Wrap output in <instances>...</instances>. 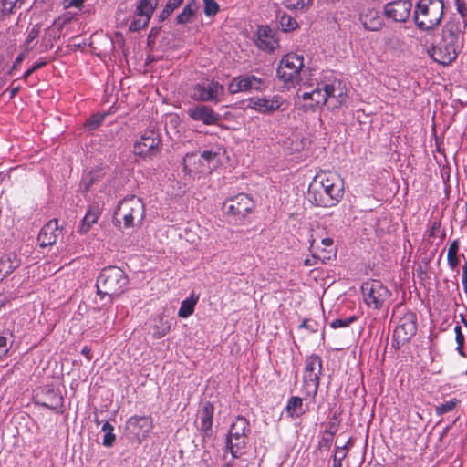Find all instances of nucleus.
<instances>
[{
  "instance_id": "obj_48",
  "label": "nucleus",
  "mask_w": 467,
  "mask_h": 467,
  "mask_svg": "<svg viewBox=\"0 0 467 467\" xmlns=\"http://www.w3.org/2000/svg\"><path fill=\"white\" fill-rule=\"evenodd\" d=\"M17 2V0H2V13L4 15H9L12 13L13 8Z\"/></svg>"
},
{
  "instance_id": "obj_15",
  "label": "nucleus",
  "mask_w": 467,
  "mask_h": 467,
  "mask_svg": "<svg viewBox=\"0 0 467 467\" xmlns=\"http://www.w3.org/2000/svg\"><path fill=\"white\" fill-rule=\"evenodd\" d=\"M284 102L280 95L254 97L247 100V108L263 114H272L280 109Z\"/></svg>"
},
{
  "instance_id": "obj_46",
  "label": "nucleus",
  "mask_w": 467,
  "mask_h": 467,
  "mask_svg": "<svg viewBox=\"0 0 467 467\" xmlns=\"http://www.w3.org/2000/svg\"><path fill=\"white\" fill-rule=\"evenodd\" d=\"M284 5L290 10H303L306 6L303 0H285Z\"/></svg>"
},
{
  "instance_id": "obj_26",
  "label": "nucleus",
  "mask_w": 467,
  "mask_h": 467,
  "mask_svg": "<svg viewBox=\"0 0 467 467\" xmlns=\"http://www.w3.org/2000/svg\"><path fill=\"white\" fill-rule=\"evenodd\" d=\"M360 20L367 30L377 31L382 27V18L376 11H369L367 14L361 15Z\"/></svg>"
},
{
  "instance_id": "obj_58",
  "label": "nucleus",
  "mask_w": 467,
  "mask_h": 467,
  "mask_svg": "<svg viewBox=\"0 0 467 467\" xmlns=\"http://www.w3.org/2000/svg\"><path fill=\"white\" fill-rule=\"evenodd\" d=\"M161 31V27H152L150 34H149V36H148V40L149 42L150 41H154L155 38L157 37V35L160 33Z\"/></svg>"
},
{
  "instance_id": "obj_8",
  "label": "nucleus",
  "mask_w": 467,
  "mask_h": 467,
  "mask_svg": "<svg viewBox=\"0 0 467 467\" xmlns=\"http://www.w3.org/2000/svg\"><path fill=\"white\" fill-rule=\"evenodd\" d=\"M321 372V358L316 354L306 357L303 372V389L306 394L313 400L317 394Z\"/></svg>"
},
{
  "instance_id": "obj_3",
  "label": "nucleus",
  "mask_w": 467,
  "mask_h": 467,
  "mask_svg": "<svg viewBox=\"0 0 467 467\" xmlns=\"http://www.w3.org/2000/svg\"><path fill=\"white\" fill-rule=\"evenodd\" d=\"M129 285L126 273L118 266H108L101 270L96 281L97 293L101 297L109 296V302L124 293Z\"/></svg>"
},
{
  "instance_id": "obj_52",
  "label": "nucleus",
  "mask_w": 467,
  "mask_h": 467,
  "mask_svg": "<svg viewBox=\"0 0 467 467\" xmlns=\"http://www.w3.org/2000/svg\"><path fill=\"white\" fill-rule=\"evenodd\" d=\"M9 350L8 340L5 337L0 336V359L4 358Z\"/></svg>"
},
{
  "instance_id": "obj_30",
  "label": "nucleus",
  "mask_w": 467,
  "mask_h": 467,
  "mask_svg": "<svg viewBox=\"0 0 467 467\" xmlns=\"http://www.w3.org/2000/svg\"><path fill=\"white\" fill-rule=\"evenodd\" d=\"M276 19L284 32H291L298 27V23L290 15L278 11Z\"/></svg>"
},
{
  "instance_id": "obj_39",
  "label": "nucleus",
  "mask_w": 467,
  "mask_h": 467,
  "mask_svg": "<svg viewBox=\"0 0 467 467\" xmlns=\"http://www.w3.org/2000/svg\"><path fill=\"white\" fill-rule=\"evenodd\" d=\"M356 320V316H350L344 318H337L330 323V327L334 329L348 327Z\"/></svg>"
},
{
  "instance_id": "obj_16",
  "label": "nucleus",
  "mask_w": 467,
  "mask_h": 467,
  "mask_svg": "<svg viewBox=\"0 0 467 467\" xmlns=\"http://www.w3.org/2000/svg\"><path fill=\"white\" fill-rule=\"evenodd\" d=\"M153 429V420L150 416H132L126 423L127 431L140 441L146 438Z\"/></svg>"
},
{
  "instance_id": "obj_59",
  "label": "nucleus",
  "mask_w": 467,
  "mask_h": 467,
  "mask_svg": "<svg viewBox=\"0 0 467 467\" xmlns=\"http://www.w3.org/2000/svg\"><path fill=\"white\" fill-rule=\"evenodd\" d=\"M321 243L325 246L326 249L327 248H329V249L333 248L334 241H333L332 238H329V237L324 238V239H322Z\"/></svg>"
},
{
  "instance_id": "obj_50",
  "label": "nucleus",
  "mask_w": 467,
  "mask_h": 467,
  "mask_svg": "<svg viewBox=\"0 0 467 467\" xmlns=\"http://www.w3.org/2000/svg\"><path fill=\"white\" fill-rule=\"evenodd\" d=\"M457 11L463 19V22L465 26H467L466 16H467V7L464 0H462L460 2H455Z\"/></svg>"
},
{
  "instance_id": "obj_19",
  "label": "nucleus",
  "mask_w": 467,
  "mask_h": 467,
  "mask_svg": "<svg viewBox=\"0 0 467 467\" xmlns=\"http://www.w3.org/2000/svg\"><path fill=\"white\" fill-rule=\"evenodd\" d=\"M214 407L210 401L202 404L198 411L196 426L197 429L202 432L204 436H211L213 433V420Z\"/></svg>"
},
{
  "instance_id": "obj_13",
  "label": "nucleus",
  "mask_w": 467,
  "mask_h": 467,
  "mask_svg": "<svg viewBox=\"0 0 467 467\" xmlns=\"http://www.w3.org/2000/svg\"><path fill=\"white\" fill-rule=\"evenodd\" d=\"M417 332V316L412 311L406 312L399 318L393 332V341L397 345L409 342Z\"/></svg>"
},
{
  "instance_id": "obj_41",
  "label": "nucleus",
  "mask_w": 467,
  "mask_h": 467,
  "mask_svg": "<svg viewBox=\"0 0 467 467\" xmlns=\"http://www.w3.org/2000/svg\"><path fill=\"white\" fill-rule=\"evenodd\" d=\"M314 253L317 254L318 261H320L322 264H327L328 261H330L333 257L336 256V251L334 250V248H324L320 252Z\"/></svg>"
},
{
  "instance_id": "obj_7",
  "label": "nucleus",
  "mask_w": 467,
  "mask_h": 467,
  "mask_svg": "<svg viewBox=\"0 0 467 467\" xmlns=\"http://www.w3.org/2000/svg\"><path fill=\"white\" fill-rule=\"evenodd\" d=\"M254 201L248 194L242 192L226 198L222 210L229 219L241 222L254 211Z\"/></svg>"
},
{
  "instance_id": "obj_40",
  "label": "nucleus",
  "mask_w": 467,
  "mask_h": 467,
  "mask_svg": "<svg viewBox=\"0 0 467 467\" xmlns=\"http://www.w3.org/2000/svg\"><path fill=\"white\" fill-rule=\"evenodd\" d=\"M204 14L207 16H214L220 10L219 5L215 0H203Z\"/></svg>"
},
{
  "instance_id": "obj_56",
  "label": "nucleus",
  "mask_w": 467,
  "mask_h": 467,
  "mask_svg": "<svg viewBox=\"0 0 467 467\" xmlns=\"http://www.w3.org/2000/svg\"><path fill=\"white\" fill-rule=\"evenodd\" d=\"M318 259L317 254L313 252L312 256L310 258H306L304 260V265L306 266H314L317 264Z\"/></svg>"
},
{
  "instance_id": "obj_21",
  "label": "nucleus",
  "mask_w": 467,
  "mask_h": 467,
  "mask_svg": "<svg viewBox=\"0 0 467 467\" xmlns=\"http://www.w3.org/2000/svg\"><path fill=\"white\" fill-rule=\"evenodd\" d=\"M256 45L259 49L268 53L273 52L278 47V42L269 26H260L258 28Z\"/></svg>"
},
{
  "instance_id": "obj_54",
  "label": "nucleus",
  "mask_w": 467,
  "mask_h": 467,
  "mask_svg": "<svg viewBox=\"0 0 467 467\" xmlns=\"http://www.w3.org/2000/svg\"><path fill=\"white\" fill-rule=\"evenodd\" d=\"M337 427H338V424L336 420H331L326 430H325V434L326 435H329V436H333L337 433Z\"/></svg>"
},
{
  "instance_id": "obj_4",
  "label": "nucleus",
  "mask_w": 467,
  "mask_h": 467,
  "mask_svg": "<svg viewBox=\"0 0 467 467\" xmlns=\"http://www.w3.org/2000/svg\"><path fill=\"white\" fill-rule=\"evenodd\" d=\"M145 215V205L137 196L131 195L122 199L115 212L114 223L119 229H127L141 224Z\"/></svg>"
},
{
  "instance_id": "obj_49",
  "label": "nucleus",
  "mask_w": 467,
  "mask_h": 467,
  "mask_svg": "<svg viewBox=\"0 0 467 467\" xmlns=\"http://www.w3.org/2000/svg\"><path fill=\"white\" fill-rule=\"evenodd\" d=\"M17 2V0H2V13L4 15H9L12 13L13 8Z\"/></svg>"
},
{
  "instance_id": "obj_61",
  "label": "nucleus",
  "mask_w": 467,
  "mask_h": 467,
  "mask_svg": "<svg viewBox=\"0 0 467 467\" xmlns=\"http://www.w3.org/2000/svg\"><path fill=\"white\" fill-rule=\"evenodd\" d=\"M81 354L84 355L88 360L91 359L90 348L88 347L85 346L81 350Z\"/></svg>"
},
{
  "instance_id": "obj_23",
  "label": "nucleus",
  "mask_w": 467,
  "mask_h": 467,
  "mask_svg": "<svg viewBox=\"0 0 467 467\" xmlns=\"http://www.w3.org/2000/svg\"><path fill=\"white\" fill-rule=\"evenodd\" d=\"M39 33L40 26L39 24H36L28 31L27 36L23 46H21L22 50L16 58H24L26 56H28L29 51L32 50L37 43L36 39Z\"/></svg>"
},
{
  "instance_id": "obj_10",
  "label": "nucleus",
  "mask_w": 467,
  "mask_h": 467,
  "mask_svg": "<svg viewBox=\"0 0 467 467\" xmlns=\"http://www.w3.org/2000/svg\"><path fill=\"white\" fill-rule=\"evenodd\" d=\"M438 54L442 58H457L462 46L459 41L458 28L454 23H446L442 29V39L437 46Z\"/></svg>"
},
{
  "instance_id": "obj_44",
  "label": "nucleus",
  "mask_w": 467,
  "mask_h": 467,
  "mask_svg": "<svg viewBox=\"0 0 467 467\" xmlns=\"http://www.w3.org/2000/svg\"><path fill=\"white\" fill-rule=\"evenodd\" d=\"M149 21H150L149 17L148 18L145 17L144 19H141V18L134 19L130 24L129 30L132 31V32H138V31L141 30L142 28L146 27Z\"/></svg>"
},
{
  "instance_id": "obj_36",
  "label": "nucleus",
  "mask_w": 467,
  "mask_h": 467,
  "mask_svg": "<svg viewBox=\"0 0 467 467\" xmlns=\"http://www.w3.org/2000/svg\"><path fill=\"white\" fill-rule=\"evenodd\" d=\"M17 267V264H15L9 257L2 258L0 260V282L8 276Z\"/></svg>"
},
{
  "instance_id": "obj_60",
  "label": "nucleus",
  "mask_w": 467,
  "mask_h": 467,
  "mask_svg": "<svg viewBox=\"0 0 467 467\" xmlns=\"http://www.w3.org/2000/svg\"><path fill=\"white\" fill-rule=\"evenodd\" d=\"M462 284L464 285V289L467 291V263L462 267Z\"/></svg>"
},
{
  "instance_id": "obj_63",
  "label": "nucleus",
  "mask_w": 467,
  "mask_h": 467,
  "mask_svg": "<svg viewBox=\"0 0 467 467\" xmlns=\"http://www.w3.org/2000/svg\"><path fill=\"white\" fill-rule=\"evenodd\" d=\"M437 51H438L437 47H432V48H431V49H429V50H428V54H429V56H430L431 58H434V55L437 53Z\"/></svg>"
},
{
  "instance_id": "obj_18",
  "label": "nucleus",
  "mask_w": 467,
  "mask_h": 467,
  "mask_svg": "<svg viewBox=\"0 0 467 467\" xmlns=\"http://www.w3.org/2000/svg\"><path fill=\"white\" fill-rule=\"evenodd\" d=\"M187 114L192 120L202 122L206 126L217 125L221 121L219 113L202 104L189 108Z\"/></svg>"
},
{
  "instance_id": "obj_35",
  "label": "nucleus",
  "mask_w": 467,
  "mask_h": 467,
  "mask_svg": "<svg viewBox=\"0 0 467 467\" xmlns=\"http://www.w3.org/2000/svg\"><path fill=\"white\" fill-rule=\"evenodd\" d=\"M102 431L104 432L103 446L109 448L113 446L116 441V436L113 433L114 427L108 421H106L102 426Z\"/></svg>"
},
{
  "instance_id": "obj_37",
  "label": "nucleus",
  "mask_w": 467,
  "mask_h": 467,
  "mask_svg": "<svg viewBox=\"0 0 467 467\" xmlns=\"http://www.w3.org/2000/svg\"><path fill=\"white\" fill-rule=\"evenodd\" d=\"M182 2L183 0H169L159 16V21L162 22L166 20L171 13L182 5Z\"/></svg>"
},
{
  "instance_id": "obj_32",
  "label": "nucleus",
  "mask_w": 467,
  "mask_h": 467,
  "mask_svg": "<svg viewBox=\"0 0 467 467\" xmlns=\"http://www.w3.org/2000/svg\"><path fill=\"white\" fill-rule=\"evenodd\" d=\"M157 6V2L152 5L150 0H139L136 7V16L150 19L152 13Z\"/></svg>"
},
{
  "instance_id": "obj_34",
  "label": "nucleus",
  "mask_w": 467,
  "mask_h": 467,
  "mask_svg": "<svg viewBox=\"0 0 467 467\" xmlns=\"http://www.w3.org/2000/svg\"><path fill=\"white\" fill-rule=\"evenodd\" d=\"M461 400L456 398H451L444 403L438 405L435 407V414L437 416H441L443 414L449 413L460 404Z\"/></svg>"
},
{
  "instance_id": "obj_53",
  "label": "nucleus",
  "mask_w": 467,
  "mask_h": 467,
  "mask_svg": "<svg viewBox=\"0 0 467 467\" xmlns=\"http://www.w3.org/2000/svg\"><path fill=\"white\" fill-rule=\"evenodd\" d=\"M218 157V154L216 152H213V150H204L200 156L199 158L204 161H206L207 163H210L211 161H213V160L217 159Z\"/></svg>"
},
{
  "instance_id": "obj_6",
  "label": "nucleus",
  "mask_w": 467,
  "mask_h": 467,
  "mask_svg": "<svg viewBox=\"0 0 467 467\" xmlns=\"http://www.w3.org/2000/svg\"><path fill=\"white\" fill-rule=\"evenodd\" d=\"M249 432V421L243 416L236 417L231 424L225 446L226 451H230L233 459H237L245 453Z\"/></svg>"
},
{
  "instance_id": "obj_27",
  "label": "nucleus",
  "mask_w": 467,
  "mask_h": 467,
  "mask_svg": "<svg viewBox=\"0 0 467 467\" xmlns=\"http://www.w3.org/2000/svg\"><path fill=\"white\" fill-rule=\"evenodd\" d=\"M199 5L195 0H191L182 9V11L176 16V22L178 24L189 23L192 18L195 16Z\"/></svg>"
},
{
  "instance_id": "obj_33",
  "label": "nucleus",
  "mask_w": 467,
  "mask_h": 467,
  "mask_svg": "<svg viewBox=\"0 0 467 467\" xmlns=\"http://www.w3.org/2000/svg\"><path fill=\"white\" fill-rule=\"evenodd\" d=\"M458 251L459 241L454 240L450 244L447 254L448 265L451 270H455L459 265Z\"/></svg>"
},
{
  "instance_id": "obj_17",
  "label": "nucleus",
  "mask_w": 467,
  "mask_h": 467,
  "mask_svg": "<svg viewBox=\"0 0 467 467\" xmlns=\"http://www.w3.org/2000/svg\"><path fill=\"white\" fill-rule=\"evenodd\" d=\"M412 8L411 0H395L385 5L384 15L395 22H406Z\"/></svg>"
},
{
  "instance_id": "obj_42",
  "label": "nucleus",
  "mask_w": 467,
  "mask_h": 467,
  "mask_svg": "<svg viewBox=\"0 0 467 467\" xmlns=\"http://www.w3.org/2000/svg\"><path fill=\"white\" fill-rule=\"evenodd\" d=\"M346 455L347 451L345 447H337L333 456V467H342V461Z\"/></svg>"
},
{
  "instance_id": "obj_38",
  "label": "nucleus",
  "mask_w": 467,
  "mask_h": 467,
  "mask_svg": "<svg viewBox=\"0 0 467 467\" xmlns=\"http://www.w3.org/2000/svg\"><path fill=\"white\" fill-rule=\"evenodd\" d=\"M454 333H455V340L457 343L456 351L459 353L460 356L465 357V353L463 350L464 348V335L462 331V328L459 325L455 326L454 327Z\"/></svg>"
},
{
  "instance_id": "obj_31",
  "label": "nucleus",
  "mask_w": 467,
  "mask_h": 467,
  "mask_svg": "<svg viewBox=\"0 0 467 467\" xmlns=\"http://www.w3.org/2000/svg\"><path fill=\"white\" fill-rule=\"evenodd\" d=\"M152 326V336L154 338L159 339L166 336L171 330V324L169 321L164 320L161 316H159Z\"/></svg>"
},
{
  "instance_id": "obj_51",
  "label": "nucleus",
  "mask_w": 467,
  "mask_h": 467,
  "mask_svg": "<svg viewBox=\"0 0 467 467\" xmlns=\"http://www.w3.org/2000/svg\"><path fill=\"white\" fill-rule=\"evenodd\" d=\"M47 65V60H41L40 62H37L36 63L35 65H33L32 67H30L24 74L23 78L24 79H27L28 77L33 73L35 72L36 70L43 67L44 66Z\"/></svg>"
},
{
  "instance_id": "obj_12",
  "label": "nucleus",
  "mask_w": 467,
  "mask_h": 467,
  "mask_svg": "<svg viewBox=\"0 0 467 467\" xmlns=\"http://www.w3.org/2000/svg\"><path fill=\"white\" fill-rule=\"evenodd\" d=\"M161 149V134L153 129L144 130L133 146L134 153L143 158H151L156 156L160 152Z\"/></svg>"
},
{
  "instance_id": "obj_43",
  "label": "nucleus",
  "mask_w": 467,
  "mask_h": 467,
  "mask_svg": "<svg viewBox=\"0 0 467 467\" xmlns=\"http://www.w3.org/2000/svg\"><path fill=\"white\" fill-rule=\"evenodd\" d=\"M107 115L108 113L95 114L89 119L87 120L86 124L91 130L96 129L103 122Z\"/></svg>"
},
{
  "instance_id": "obj_64",
  "label": "nucleus",
  "mask_w": 467,
  "mask_h": 467,
  "mask_svg": "<svg viewBox=\"0 0 467 467\" xmlns=\"http://www.w3.org/2000/svg\"><path fill=\"white\" fill-rule=\"evenodd\" d=\"M441 62L444 67H448L451 65V60H438Z\"/></svg>"
},
{
  "instance_id": "obj_47",
  "label": "nucleus",
  "mask_w": 467,
  "mask_h": 467,
  "mask_svg": "<svg viewBox=\"0 0 467 467\" xmlns=\"http://www.w3.org/2000/svg\"><path fill=\"white\" fill-rule=\"evenodd\" d=\"M299 328H305L309 332L314 333L318 330V324L317 321L313 319H305L303 323L299 326Z\"/></svg>"
},
{
  "instance_id": "obj_1",
  "label": "nucleus",
  "mask_w": 467,
  "mask_h": 467,
  "mask_svg": "<svg viewBox=\"0 0 467 467\" xmlns=\"http://www.w3.org/2000/svg\"><path fill=\"white\" fill-rule=\"evenodd\" d=\"M303 61L280 60L276 75L287 88L299 85L297 96L305 102L304 109H337L345 105L348 99L346 83L334 71L317 72Z\"/></svg>"
},
{
  "instance_id": "obj_9",
  "label": "nucleus",
  "mask_w": 467,
  "mask_h": 467,
  "mask_svg": "<svg viewBox=\"0 0 467 467\" xmlns=\"http://www.w3.org/2000/svg\"><path fill=\"white\" fill-rule=\"evenodd\" d=\"M361 292L365 304L375 310L383 308L391 293L380 281L369 280L361 286Z\"/></svg>"
},
{
  "instance_id": "obj_24",
  "label": "nucleus",
  "mask_w": 467,
  "mask_h": 467,
  "mask_svg": "<svg viewBox=\"0 0 467 467\" xmlns=\"http://www.w3.org/2000/svg\"><path fill=\"white\" fill-rule=\"evenodd\" d=\"M183 171L187 173L204 172L206 171L202 161L197 153H187L183 159Z\"/></svg>"
},
{
  "instance_id": "obj_28",
  "label": "nucleus",
  "mask_w": 467,
  "mask_h": 467,
  "mask_svg": "<svg viewBox=\"0 0 467 467\" xmlns=\"http://www.w3.org/2000/svg\"><path fill=\"white\" fill-rule=\"evenodd\" d=\"M99 211L98 208L90 207L86 213L84 218L82 219V223L79 226V232L81 234H86L89 231L91 226L97 223L99 217Z\"/></svg>"
},
{
  "instance_id": "obj_20",
  "label": "nucleus",
  "mask_w": 467,
  "mask_h": 467,
  "mask_svg": "<svg viewBox=\"0 0 467 467\" xmlns=\"http://www.w3.org/2000/svg\"><path fill=\"white\" fill-rule=\"evenodd\" d=\"M57 220H51L46 223L37 237L38 243L41 247H47L54 244L59 235Z\"/></svg>"
},
{
  "instance_id": "obj_62",
  "label": "nucleus",
  "mask_w": 467,
  "mask_h": 467,
  "mask_svg": "<svg viewBox=\"0 0 467 467\" xmlns=\"http://www.w3.org/2000/svg\"><path fill=\"white\" fill-rule=\"evenodd\" d=\"M282 58H296V59H299V58H304V57L302 56H299V55H296V54H294V55L285 54V55H283Z\"/></svg>"
},
{
  "instance_id": "obj_55",
  "label": "nucleus",
  "mask_w": 467,
  "mask_h": 467,
  "mask_svg": "<svg viewBox=\"0 0 467 467\" xmlns=\"http://www.w3.org/2000/svg\"><path fill=\"white\" fill-rule=\"evenodd\" d=\"M85 0H65L64 5L66 8L77 7L80 8L83 6Z\"/></svg>"
},
{
  "instance_id": "obj_57",
  "label": "nucleus",
  "mask_w": 467,
  "mask_h": 467,
  "mask_svg": "<svg viewBox=\"0 0 467 467\" xmlns=\"http://www.w3.org/2000/svg\"><path fill=\"white\" fill-rule=\"evenodd\" d=\"M333 441V436L327 435L323 437L319 442L320 447H326L328 449Z\"/></svg>"
},
{
  "instance_id": "obj_22",
  "label": "nucleus",
  "mask_w": 467,
  "mask_h": 467,
  "mask_svg": "<svg viewBox=\"0 0 467 467\" xmlns=\"http://www.w3.org/2000/svg\"><path fill=\"white\" fill-rule=\"evenodd\" d=\"M285 412L290 419H298L302 417L306 412L303 405V400L297 396L290 397L287 400L286 406L285 407Z\"/></svg>"
},
{
  "instance_id": "obj_2",
  "label": "nucleus",
  "mask_w": 467,
  "mask_h": 467,
  "mask_svg": "<svg viewBox=\"0 0 467 467\" xmlns=\"http://www.w3.org/2000/svg\"><path fill=\"white\" fill-rule=\"evenodd\" d=\"M344 192V182L338 174L321 171L311 182L307 199L315 206L329 208L341 201Z\"/></svg>"
},
{
  "instance_id": "obj_14",
  "label": "nucleus",
  "mask_w": 467,
  "mask_h": 467,
  "mask_svg": "<svg viewBox=\"0 0 467 467\" xmlns=\"http://www.w3.org/2000/svg\"><path fill=\"white\" fill-rule=\"evenodd\" d=\"M265 81L254 75H242L234 78L228 85L231 94L248 92L251 90L262 91L265 89Z\"/></svg>"
},
{
  "instance_id": "obj_5",
  "label": "nucleus",
  "mask_w": 467,
  "mask_h": 467,
  "mask_svg": "<svg viewBox=\"0 0 467 467\" xmlns=\"http://www.w3.org/2000/svg\"><path fill=\"white\" fill-rule=\"evenodd\" d=\"M443 9L442 0H419L413 14L416 26L423 31L434 29L441 23Z\"/></svg>"
},
{
  "instance_id": "obj_29",
  "label": "nucleus",
  "mask_w": 467,
  "mask_h": 467,
  "mask_svg": "<svg viewBox=\"0 0 467 467\" xmlns=\"http://www.w3.org/2000/svg\"><path fill=\"white\" fill-rule=\"evenodd\" d=\"M199 300V296L192 294L190 297L184 299L181 303L178 316L182 318H187L194 312L195 306Z\"/></svg>"
},
{
  "instance_id": "obj_25",
  "label": "nucleus",
  "mask_w": 467,
  "mask_h": 467,
  "mask_svg": "<svg viewBox=\"0 0 467 467\" xmlns=\"http://www.w3.org/2000/svg\"><path fill=\"white\" fill-rule=\"evenodd\" d=\"M41 404L46 408L57 410L63 406V398L57 391L48 389L41 397Z\"/></svg>"
},
{
  "instance_id": "obj_45",
  "label": "nucleus",
  "mask_w": 467,
  "mask_h": 467,
  "mask_svg": "<svg viewBox=\"0 0 467 467\" xmlns=\"http://www.w3.org/2000/svg\"><path fill=\"white\" fill-rule=\"evenodd\" d=\"M152 60H136V59H133L132 60V66L134 67L135 70H138L139 72H146L147 71V67L149 65L150 62H151ZM127 64H128V67L129 68H130L131 65L130 64V60H126Z\"/></svg>"
},
{
  "instance_id": "obj_11",
  "label": "nucleus",
  "mask_w": 467,
  "mask_h": 467,
  "mask_svg": "<svg viewBox=\"0 0 467 467\" xmlns=\"http://www.w3.org/2000/svg\"><path fill=\"white\" fill-rule=\"evenodd\" d=\"M224 96V87L217 81L206 79L192 87L191 97L196 101L220 103Z\"/></svg>"
}]
</instances>
